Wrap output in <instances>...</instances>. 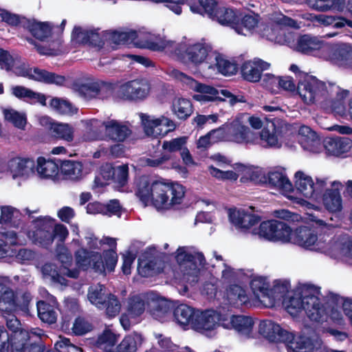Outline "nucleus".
<instances>
[{"mask_svg":"<svg viewBox=\"0 0 352 352\" xmlns=\"http://www.w3.org/2000/svg\"><path fill=\"white\" fill-rule=\"evenodd\" d=\"M185 187L177 182L164 179L150 180L141 177L137 184L135 195L144 207L153 206L157 210H169L183 202Z\"/></svg>","mask_w":352,"mask_h":352,"instance_id":"obj_1","label":"nucleus"},{"mask_svg":"<svg viewBox=\"0 0 352 352\" xmlns=\"http://www.w3.org/2000/svg\"><path fill=\"white\" fill-rule=\"evenodd\" d=\"M318 288L312 285H303L297 296H290L285 302V309L292 316H297L304 310L310 320L316 322L324 321V309L320 298L316 296Z\"/></svg>","mask_w":352,"mask_h":352,"instance_id":"obj_2","label":"nucleus"},{"mask_svg":"<svg viewBox=\"0 0 352 352\" xmlns=\"http://www.w3.org/2000/svg\"><path fill=\"white\" fill-rule=\"evenodd\" d=\"M259 333L270 342H283L294 352H312L314 349L313 341L305 336L296 335L283 329L278 324L272 320L261 321L258 327Z\"/></svg>","mask_w":352,"mask_h":352,"instance_id":"obj_3","label":"nucleus"},{"mask_svg":"<svg viewBox=\"0 0 352 352\" xmlns=\"http://www.w3.org/2000/svg\"><path fill=\"white\" fill-rule=\"evenodd\" d=\"M276 217L283 221L272 219L261 223L258 234L270 241H290L292 235L291 223L299 220L300 215L288 210H276Z\"/></svg>","mask_w":352,"mask_h":352,"instance_id":"obj_4","label":"nucleus"},{"mask_svg":"<svg viewBox=\"0 0 352 352\" xmlns=\"http://www.w3.org/2000/svg\"><path fill=\"white\" fill-rule=\"evenodd\" d=\"M289 70L295 74L299 73L300 79L296 90L305 103L310 104L328 100L329 94L324 82L319 80L316 76L300 72L295 64L290 65Z\"/></svg>","mask_w":352,"mask_h":352,"instance_id":"obj_5","label":"nucleus"},{"mask_svg":"<svg viewBox=\"0 0 352 352\" xmlns=\"http://www.w3.org/2000/svg\"><path fill=\"white\" fill-rule=\"evenodd\" d=\"M190 10L201 15L207 14L209 18L223 25L234 29L235 25H237L239 11L222 6L215 0H198L197 4L190 6Z\"/></svg>","mask_w":352,"mask_h":352,"instance_id":"obj_6","label":"nucleus"},{"mask_svg":"<svg viewBox=\"0 0 352 352\" xmlns=\"http://www.w3.org/2000/svg\"><path fill=\"white\" fill-rule=\"evenodd\" d=\"M32 296L28 292L21 295L15 293L2 279H0V311L8 314L22 311L28 313Z\"/></svg>","mask_w":352,"mask_h":352,"instance_id":"obj_7","label":"nucleus"},{"mask_svg":"<svg viewBox=\"0 0 352 352\" xmlns=\"http://www.w3.org/2000/svg\"><path fill=\"white\" fill-rule=\"evenodd\" d=\"M57 258L61 263V272L57 270L55 265L46 263L43 267V273L50 276L52 280L59 284H65L66 279L61 274L69 278H77L79 276V270L76 268L70 269L73 263V256L67 249L57 254Z\"/></svg>","mask_w":352,"mask_h":352,"instance_id":"obj_8","label":"nucleus"},{"mask_svg":"<svg viewBox=\"0 0 352 352\" xmlns=\"http://www.w3.org/2000/svg\"><path fill=\"white\" fill-rule=\"evenodd\" d=\"M74 89L87 100H104L112 96L116 91V83L103 80L90 81L84 83H75Z\"/></svg>","mask_w":352,"mask_h":352,"instance_id":"obj_9","label":"nucleus"},{"mask_svg":"<svg viewBox=\"0 0 352 352\" xmlns=\"http://www.w3.org/2000/svg\"><path fill=\"white\" fill-rule=\"evenodd\" d=\"M136 30H131L128 32L113 31L111 34V39L115 44L133 43L138 48L148 49L153 52H162L166 47V43L164 41H153L150 40L141 41L139 39Z\"/></svg>","mask_w":352,"mask_h":352,"instance_id":"obj_10","label":"nucleus"},{"mask_svg":"<svg viewBox=\"0 0 352 352\" xmlns=\"http://www.w3.org/2000/svg\"><path fill=\"white\" fill-rule=\"evenodd\" d=\"M323 58L340 67L352 69V46L349 44L327 43Z\"/></svg>","mask_w":352,"mask_h":352,"instance_id":"obj_11","label":"nucleus"},{"mask_svg":"<svg viewBox=\"0 0 352 352\" xmlns=\"http://www.w3.org/2000/svg\"><path fill=\"white\" fill-rule=\"evenodd\" d=\"M74 258L76 268L79 271L92 269L96 272L104 273V265L100 252L80 248L74 252Z\"/></svg>","mask_w":352,"mask_h":352,"instance_id":"obj_12","label":"nucleus"},{"mask_svg":"<svg viewBox=\"0 0 352 352\" xmlns=\"http://www.w3.org/2000/svg\"><path fill=\"white\" fill-rule=\"evenodd\" d=\"M116 89L112 96L117 98L133 102L142 101L148 94V89L141 80H133L121 85L116 84Z\"/></svg>","mask_w":352,"mask_h":352,"instance_id":"obj_13","label":"nucleus"},{"mask_svg":"<svg viewBox=\"0 0 352 352\" xmlns=\"http://www.w3.org/2000/svg\"><path fill=\"white\" fill-rule=\"evenodd\" d=\"M141 121L145 133L149 136L164 137L175 129L174 122L165 116L151 118L150 116L142 113Z\"/></svg>","mask_w":352,"mask_h":352,"instance_id":"obj_14","label":"nucleus"},{"mask_svg":"<svg viewBox=\"0 0 352 352\" xmlns=\"http://www.w3.org/2000/svg\"><path fill=\"white\" fill-rule=\"evenodd\" d=\"M35 230L32 234L34 244L48 249L53 243L52 219L49 217H38L33 221Z\"/></svg>","mask_w":352,"mask_h":352,"instance_id":"obj_15","label":"nucleus"},{"mask_svg":"<svg viewBox=\"0 0 352 352\" xmlns=\"http://www.w3.org/2000/svg\"><path fill=\"white\" fill-rule=\"evenodd\" d=\"M212 47L206 43H197L188 45L185 50L180 53V58L184 62L198 66L205 62Z\"/></svg>","mask_w":352,"mask_h":352,"instance_id":"obj_16","label":"nucleus"},{"mask_svg":"<svg viewBox=\"0 0 352 352\" xmlns=\"http://www.w3.org/2000/svg\"><path fill=\"white\" fill-rule=\"evenodd\" d=\"M98 30H83L80 26H75L72 33V38L79 44L100 49L104 45V42Z\"/></svg>","mask_w":352,"mask_h":352,"instance_id":"obj_17","label":"nucleus"},{"mask_svg":"<svg viewBox=\"0 0 352 352\" xmlns=\"http://www.w3.org/2000/svg\"><path fill=\"white\" fill-rule=\"evenodd\" d=\"M270 67V63L260 58L245 61L241 67V76L246 81L257 82L261 80L263 72Z\"/></svg>","mask_w":352,"mask_h":352,"instance_id":"obj_18","label":"nucleus"},{"mask_svg":"<svg viewBox=\"0 0 352 352\" xmlns=\"http://www.w3.org/2000/svg\"><path fill=\"white\" fill-rule=\"evenodd\" d=\"M327 42L318 39L316 36L309 34L301 35L298 37L296 43V50L305 54H310L317 52L323 57L324 54V46Z\"/></svg>","mask_w":352,"mask_h":352,"instance_id":"obj_19","label":"nucleus"},{"mask_svg":"<svg viewBox=\"0 0 352 352\" xmlns=\"http://www.w3.org/2000/svg\"><path fill=\"white\" fill-rule=\"evenodd\" d=\"M323 143L327 153L336 157H345L352 147V140L347 137H327Z\"/></svg>","mask_w":352,"mask_h":352,"instance_id":"obj_20","label":"nucleus"},{"mask_svg":"<svg viewBox=\"0 0 352 352\" xmlns=\"http://www.w3.org/2000/svg\"><path fill=\"white\" fill-rule=\"evenodd\" d=\"M290 241L300 247L309 249L318 241L316 228L309 226H299L294 232H292Z\"/></svg>","mask_w":352,"mask_h":352,"instance_id":"obj_21","label":"nucleus"},{"mask_svg":"<svg viewBox=\"0 0 352 352\" xmlns=\"http://www.w3.org/2000/svg\"><path fill=\"white\" fill-rule=\"evenodd\" d=\"M102 126L104 127L106 138L114 142H122L131 133V129L126 125L116 120L104 121Z\"/></svg>","mask_w":352,"mask_h":352,"instance_id":"obj_22","label":"nucleus"},{"mask_svg":"<svg viewBox=\"0 0 352 352\" xmlns=\"http://www.w3.org/2000/svg\"><path fill=\"white\" fill-rule=\"evenodd\" d=\"M216 319L215 312L212 310H196L190 326L196 331H211L218 325Z\"/></svg>","mask_w":352,"mask_h":352,"instance_id":"obj_23","label":"nucleus"},{"mask_svg":"<svg viewBox=\"0 0 352 352\" xmlns=\"http://www.w3.org/2000/svg\"><path fill=\"white\" fill-rule=\"evenodd\" d=\"M175 305L173 302L164 298L152 296L147 297V309L152 316L159 320L171 312Z\"/></svg>","mask_w":352,"mask_h":352,"instance_id":"obj_24","label":"nucleus"},{"mask_svg":"<svg viewBox=\"0 0 352 352\" xmlns=\"http://www.w3.org/2000/svg\"><path fill=\"white\" fill-rule=\"evenodd\" d=\"M24 25H25L24 30L41 41H45L52 35L53 27L49 22H41L35 19H28Z\"/></svg>","mask_w":352,"mask_h":352,"instance_id":"obj_25","label":"nucleus"},{"mask_svg":"<svg viewBox=\"0 0 352 352\" xmlns=\"http://www.w3.org/2000/svg\"><path fill=\"white\" fill-rule=\"evenodd\" d=\"M146 307H147V299L146 300L145 297L140 294H136L128 298L125 311L134 322H136L144 313Z\"/></svg>","mask_w":352,"mask_h":352,"instance_id":"obj_26","label":"nucleus"},{"mask_svg":"<svg viewBox=\"0 0 352 352\" xmlns=\"http://www.w3.org/2000/svg\"><path fill=\"white\" fill-rule=\"evenodd\" d=\"M34 166V161L30 158L13 157L8 162V168L14 176L28 175Z\"/></svg>","mask_w":352,"mask_h":352,"instance_id":"obj_27","label":"nucleus"},{"mask_svg":"<svg viewBox=\"0 0 352 352\" xmlns=\"http://www.w3.org/2000/svg\"><path fill=\"white\" fill-rule=\"evenodd\" d=\"M28 78L45 84H54L56 85H63L66 80L64 76L39 69L38 67H34L33 69V75H30Z\"/></svg>","mask_w":352,"mask_h":352,"instance_id":"obj_28","label":"nucleus"},{"mask_svg":"<svg viewBox=\"0 0 352 352\" xmlns=\"http://www.w3.org/2000/svg\"><path fill=\"white\" fill-rule=\"evenodd\" d=\"M295 186L297 190L306 198L312 197L316 191L312 178L301 170L295 173Z\"/></svg>","mask_w":352,"mask_h":352,"instance_id":"obj_29","label":"nucleus"},{"mask_svg":"<svg viewBox=\"0 0 352 352\" xmlns=\"http://www.w3.org/2000/svg\"><path fill=\"white\" fill-rule=\"evenodd\" d=\"M60 160H45L43 157L37 159V171L43 178H54L58 175Z\"/></svg>","mask_w":352,"mask_h":352,"instance_id":"obj_30","label":"nucleus"},{"mask_svg":"<svg viewBox=\"0 0 352 352\" xmlns=\"http://www.w3.org/2000/svg\"><path fill=\"white\" fill-rule=\"evenodd\" d=\"M194 91L200 93V94H195L193 96V98L197 101L203 102L217 100L225 101V99L221 98L218 96V89H217L212 86L198 82Z\"/></svg>","mask_w":352,"mask_h":352,"instance_id":"obj_31","label":"nucleus"},{"mask_svg":"<svg viewBox=\"0 0 352 352\" xmlns=\"http://www.w3.org/2000/svg\"><path fill=\"white\" fill-rule=\"evenodd\" d=\"M21 213L11 206H1L0 224L18 228L21 223Z\"/></svg>","mask_w":352,"mask_h":352,"instance_id":"obj_32","label":"nucleus"},{"mask_svg":"<svg viewBox=\"0 0 352 352\" xmlns=\"http://www.w3.org/2000/svg\"><path fill=\"white\" fill-rule=\"evenodd\" d=\"M60 170L65 179L76 181L82 175V164L77 161L60 160Z\"/></svg>","mask_w":352,"mask_h":352,"instance_id":"obj_33","label":"nucleus"},{"mask_svg":"<svg viewBox=\"0 0 352 352\" xmlns=\"http://www.w3.org/2000/svg\"><path fill=\"white\" fill-rule=\"evenodd\" d=\"M322 201L325 208L331 212H339L342 208V200L338 189H327Z\"/></svg>","mask_w":352,"mask_h":352,"instance_id":"obj_34","label":"nucleus"},{"mask_svg":"<svg viewBox=\"0 0 352 352\" xmlns=\"http://www.w3.org/2000/svg\"><path fill=\"white\" fill-rule=\"evenodd\" d=\"M269 185L286 192L293 191V185L286 175L280 171L269 172L267 175Z\"/></svg>","mask_w":352,"mask_h":352,"instance_id":"obj_35","label":"nucleus"},{"mask_svg":"<svg viewBox=\"0 0 352 352\" xmlns=\"http://www.w3.org/2000/svg\"><path fill=\"white\" fill-rule=\"evenodd\" d=\"M173 309V317L177 323L184 327L190 325L196 309L186 304H180Z\"/></svg>","mask_w":352,"mask_h":352,"instance_id":"obj_36","label":"nucleus"},{"mask_svg":"<svg viewBox=\"0 0 352 352\" xmlns=\"http://www.w3.org/2000/svg\"><path fill=\"white\" fill-rule=\"evenodd\" d=\"M227 300L231 306L238 307L249 302L246 291L239 285H231L227 290Z\"/></svg>","mask_w":352,"mask_h":352,"instance_id":"obj_37","label":"nucleus"},{"mask_svg":"<svg viewBox=\"0 0 352 352\" xmlns=\"http://www.w3.org/2000/svg\"><path fill=\"white\" fill-rule=\"evenodd\" d=\"M250 288L256 298H268L272 296L270 283L263 276L254 277L250 281Z\"/></svg>","mask_w":352,"mask_h":352,"instance_id":"obj_38","label":"nucleus"},{"mask_svg":"<svg viewBox=\"0 0 352 352\" xmlns=\"http://www.w3.org/2000/svg\"><path fill=\"white\" fill-rule=\"evenodd\" d=\"M38 318L43 322L50 324L56 323L57 313L54 306L45 300H38L36 302Z\"/></svg>","mask_w":352,"mask_h":352,"instance_id":"obj_39","label":"nucleus"},{"mask_svg":"<svg viewBox=\"0 0 352 352\" xmlns=\"http://www.w3.org/2000/svg\"><path fill=\"white\" fill-rule=\"evenodd\" d=\"M173 111L178 119L186 120L193 113V106L190 100L180 98L173 102Z\"/></svg>","mask_w":352,"mask_h":352,"instance_id":"obj_40","label":"nucleus"},{"mask_svg":"<svg viewBox=\"0 0 352 352\" xmlns=\"http://www.w3.org/2000/svg\"><path fill=\"white\" fill-rule=\"evenodd\" d=\"M50 131L57 139L72 142L74 140V128L68 124L53 122L50 124Z\"/></svg>","mask_w":352,"mask_h":352,"instance_id":"obj_41","label":"nucleus"},{"mask_svg":"<svg viewBox=\"0 0 352 352\" xmlns=\"http://www.w3.org/2000/svg\"><path fill=\"white\" fill-rule=\"evenodd\" d=\"M307 3L312 9L318 11L329 10H342L344 8V0H307Z\"/></svg>","mask_w":352,"mask_h":352,"instance_id":"obj_42","label":"nucleus"},{"mask_svg":"<svg viewBox=\"0 0 352 352\" xmlns=\"http://www.w3.org/2000/svg\"><path fill=\"white\" fill-rule=\"evenodd\" d=\"M259 21V16L252 14H243L241 12H239L237 18V25H235L234 30L240 33L243 29L247 30H253L258 24Z\"/></svg>","mask_w":352,"mask_h":352,"instance_id":"obj_43","label":"nucleus"},{"mask_svg":"<svg viewBox=\"0 0 352 352\" xmlns=\"http://www.w3.org/2000/svg\"><path fill=\"white\" fill-rule=\"evenodd\" d=\"M316 19L318 23L326 26L331 25L336 28H342L347 25L352 28V21L337 15L318 14Z\"/></svg>","mask_w":352,"mask_h":352,"instance_id":"obj_44","label":"nucleus"},{"mask_svg":"<svg viewBox=\"0 0 352 352\" xmlns=\"http://www.w3.org/2000/svg\"><path fill=\"white\" fill-rule=\"evenodd\" d=\"M231 324L239 333L249 335L252 331L254 321L250 316H232L231 318Z\"/></svg>","mask_w":352,"mask_h":352,"instance_id":"obj_45","label":"nucleus"},{"mask_svg":"<svg viewBox=\"0 0 352 352\" xmlns=\"http://www.w3.org/2000/svg\"><path fill=\"white\" fill-rule=\"evenodd\" d=\"M230 217L237 226L244 229H249L261 221L258 215L245 212H239L236 218L232 214Z\"/></svg>","mask_w":352,"mask_h":352,"instance_id":"obj_46","label":"nucleus"},{"mask_svg":"<svg viewBox=\"0 0 352 352\" xmlns=\"http://www.w3.org/2000/svg\"><path fill=\"white\" fill-rule=\"evenodd\" d=\"M115 167L111 164L101 166L99 175L96 176L94 179L95 186L98 188L104 187L109 184V181H113Z\"/></svg>","mask_w":352,"mask_h":352,"instance_id":"obj_47","label":"nucleus"},{"mask_svg":"<svg viewBox=\"0 0 352 352\" xmlns=\"http://www.w3.org/2000/svg\"><path fill=\"white\" fill-rule=\"evenodd\" d=\"M50 105L57 113L63 115H73L78 111L69 100L60 98H53Z\"/></svg>","mask_w":352,"mask_h":352,"instance_id":"obj_48","label":"nucleus"},{"mask_svg":"<svg viewBox=\"0 0 352 352\" xmlns=\"http://www.w3.org/2000/svg\"><path fill=\"white\" fill-rule=\"evenodd\" d=\"M19 343H25L24 352H43L45 346L42 344L41 336L35 333H28V336L19 341Z\"/></svg>","mask_w":352,"mask_h":352,"instance_id":"obj_49","label":"nucleus"},{"mask_svg":"<svg viewBox=\"0 0 352 352\" xmlns=\"http://www.w3.org/2000/svg\"><path fill=\"white\" fill-rule=\"evenodd\" d=\"M116 342L117 338L116 334L108 329H104L96 340L97 346L108 352L111 351Z\"/></svg>","mask_w":352,"mask_h":352,"instance_id":"obj_50","label":"nucleus"},{"mask_svg":"<svg viewBox=\"0 0 352 352\" xmlns=\"http://www.w3.org/2000/svg\"><path fill=\"white\" fill-rule=\"evenodd\" d=\"M141 344V336L138 334L128 335L117 346L118 352H136L138 345Z\"/></svg>","mask_w":352,"mask_h":352,"instance_id":"obj_51","label":"nucleus"},{"mask_svg":"<svg viewBox=\"0 0 352 352\" xmlns=\"http://www.w3.org/2000/svg\"><path fill=\"white\" fill-rule=\"evenodd\" d=\"M0 16L1 21L6 23L8 25L12 27H21L25 29V23L28 18L21 16L17 14L12 13L6 10L1 9Z\"/></svg>","mask_w":352,"mask_h":352,"instance_id":"obj_52","label":"nucleus"},{"mask_svg":"<svg viewBox=\"0 0 352 352\" xmlns=\"http://www.w3.org/2000/svg\"><path fill=\"white\" fill-rule=\"evenodd\" d=\"M6 326L11 331V334L14 338V341L12 343L19 342L21 340H23V338H25V336H28L29 332L21 329L20 321L13 315L11 318L7 320Z\"/></svg>","mask_w":352,"mask_h":352,"instance_id":"obj_53","label":"nucleus"},{"mask_svg":"<svg viewBox=\"0 0 352 352\" xmlns=\"http://www.w3.org/2000/svg\"><path fill=\"white\" fill-rule=\"evenodd\" d=\"M216 66L218 71L224 76L235 74L239 69L238 64L226 60L220 55L216 56Z\"/></svg>","mask_w":352,"mask_h":352,"instance_id":"obj_54","label":"nucleus"},{"mask_svg":"<svg viewBox=\"0 0 352 352\" xmlns=\"http://www.w3.org/2000/svg\"><path fill=\"white\" fill-rule=\"evenodd\" d=\"M290 283L288 280H275L272 288H270L272 296H270L269 300H276L283 298L289 292Z\"/></svg>","mask_w":352,"mask_h":352,"instance_id":"obj_55","label":"nucleus"},{"mask_svg":"<svg viewBox=\"0 0 352 352\" xmlns=\"http://www.w3.org/2000/svg\"><path fill=\"white\" fill-rule=\"evenodd\" d=\"M8 234L10 238V244L2 239H0V258L10 257L15 254L11 248V245H16L17 243V234L16 232L12 231L6 234L7 236Z\"/></svg>","mask_w":352,"mask_h":352,"instance_id":"obj_56","label":"nucleus"},{"mask_svg":"<svg viewBox=\"0 0 352 352\" xmlns=\"http://www.w3.org/2000/svg\"><path fill=\"white\" fill-rule=\"evenodd\" d=\"M252 131L248 126L238 124L234 126L232 136L236 142H248L251 140Z\"/></svg>","mask_w":352,"mask_h":352,"instance_id":"obj_57","label":"nucleus"},{"mask_svg":"<svg viewBox=\"0 0 352 352\" xmlns=\"http://www.w3.org/2000/svg\"><path fill=\"white\" fill-rule=\"evenodd\" d=\"M129 179V167L127 165H122L115 167V174L113 177V182L117 184L119 188L126 185Z\"/></svg>","mask_w":352,"mask_h":352,"instance_id":"obj_58","label":"nucleus"},{"mask_svg":"<svg viewBox=\"0 0 352 352\" xmlns=\"http://www.w3.org/2000/svg\"><path fill=\"white\" fill-rule=\"evenodd\" d=\"M104 309L109 318L117 316L121 309V304L118 298L112 294H109V298L106 300Z\"/></svg>","mask_w":352,"mask_h":352,"instance_id":"obj_59","label":"nucleus"},{"mask_svg":"<svg viewBox=\"0 0 352 352\" xmlns=\"http://www.w3.org/2000/svg\"><path fill=\"white\" fill-rule=\"evenodd\" d=\"M156 266V262L153 259H138V270L139 274L143 277L153 276Z\"/></svg>","mask_w":352,"mask_h":352,"instance_id":"obj_60","label":"nucleus"},{"mask_svg":"<svg viewBox=\"0 0 352 352\" xmlns=\"http://www.w3.org/2000/svg\"><path fill=\"white\" fill-rule=\"evenodd\" d=\"M187 142V137L182 136L174 138L170 141H164L162 144L164 150H166L170 153L181 151L185 146Z\"/></svg>","mask_w":352,"mask_h":352,"instance_id":"obj_61","label":"nucleus"},{"mask_svg":"<svg viewBox=\"0 0 352 352\" xmlns=\"http://www.w3.org/2000/svg\"><path fill=\"white\" fill-rule=\"evenodd\" d=\"M92 329V326L82 317H77L72 327V332L76 336H82Z\"/></svg>","mask_w":352,"mask_h":352,"instance_id":"obj_62","label":"nucleus"},{"mask_svg":"<svg viewBox=\"0 0 352 352\" xmlns=\"http://www.w3.org/2000/svg\"><path fill=\"white\" fill-rule=\"evenodd\" d=\"M102 256L104 270L107 268L110 272L114 271L118 262V255L116 250L113 249L104 250Z\"/></svg>","mask_w":352,"mask_h":352,"instance_id":"obj_63","label":"nucleus"},{"mask_svg":"<svg viewBox=\"0 0 352 352\" xmlns=\"http://www.w3.org/2000/svg\"><path fill=\"white\" fill-rule=\"evenodd\" d=\"M89 298L91 303L96 305L100 309H104L106 300L109 298V294L106 295L102 289H95L89 292Z\"/></svg>","mask_w":352,"mask_h":352,"instance_id":"obj_64","label":"nucleus"}]
</instances>
